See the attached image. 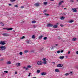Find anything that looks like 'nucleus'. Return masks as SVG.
<instances>
[{"label":"nucleus","instance_id":"obj_1","mask_svg":"<svg viewBox=\"0 0 78 78\" xmlns=\"http://www.w3.org/2000/svg\"><path fill=\"white\" fill-rule=\"evenodd\" d=\"M0 48H1V49H2L1 50H2V51H3V50H5L6 49V47L1 46L0 47Z\"/></svg>","mask_w":78,"mask_h":78},{"label":"nucleus","instance_id":"obj_2","mask_svg":"<svg viewBox=\"0 0 78 78\" xmlns=\"http://www.w3.org/2000/svg\"><path fill=\"white\" fill-rule=\"evenodd\" d=\"M37 64L39 66H41V65H42V61H39L37 62Z\"/></svg>","mask_w":78,"mask_h":78},{"label":"nucleus","instance_id":"obj_3","mask_svg":"<svg viewBox=\"0 0 78 78\" xmlns=\"http://www.w3.org/2000/svg\"><path fill=\"white\" fill-rule=\"evenodd\" d=\"M3 30H6L7 31H9L10 30H12L13 29L12 28H3Z\"/></svg>","mask_w":78,"mask_h":78},{"label":"nucleus","instance_id":"obj_4","mask_svg":"<svg viewBox=\"0 0 78 78\" xmlns=\"http://www.w3.org/2000/svg\"><path fill=\"white\" fill-rule=\"evenodd\" d=\"M53 25L50 23L48 24L47 25V27H53Z\"/></svg>","mask_w":78,"mask_h":78},{"label":"nucleus","instance_id":"obj_5","mask_svg":"<svg viewBox=\"0 0 78 78\" xmlns=\"http://www.w3.org/2000/svg\"><path fill=\"white\" fill-rule=\"evenodd\" d=\"M71 9L72 11H73V12H77V10H76V8H74V9L72 8Z\"/></svg>","mask_w":78,"mask_h":78},{"label":"nucleus","instance_id":"obj_6","mask_svg":"<svg viewBox=\"0 0 78 78\" xmlns=\"http://www.w3.org/2000/svg\"><path fill=\"white\" fill-rule=\"evenodd\" d=\"M34 5L35 6H40V4L38 3H37L34 4Z\"/></svg>","mask_w":78,"mask_h":78},{"label":"nucleus","instance_id":"obj_7","mask_svg":"<svg viewBox=\"0 0 78 78\" xmlns=\"http://www.w3.org/2000/svg\"><path fill=\"white\" fill-rule=\"evenodd\" d=\"M41 75H42L43 76H44V75H47V73H46V72H42L41 73Z\"/></svg>","mask_w":78,"mask_h":78},{"label":"nucleus","instance_id":"obj_8","mask_svg":"<svg viewBox=\"0 0 78 78\" xmlns=\"http://www.w3.org/2000/svg\"><path fill=\"white\" fill-rule=\"evenodd\" d=\"M6 41H1V44L2 45H5V44H6Z\"/></svg>","mask_w":78,"mask_h":78},{"label":"nucleus","instance_id":"obj_9","mask_svg":"<svg viewBox=\"0 0 78 78\" xmlns=\"http://www.w3.org/2000/svg\"><path fill=\"white\" fill-rule=\"evenodd\" d=\"M62 65H61V64H59L57 65L58 67H62Z\"/></svg>","mask_w":78,"mask_h":78},{"label":"nucleus","instance_id":"obj_10","mask_svg":"<svg viewBox=\"0 0 78 78\" xmlns=\"http://www.w3.org/2000/svg\"><path fill=\"white\" fill-rule=\"evenodd\" d=\"M55 71L56 72H59V70L58 69H55Z\"/></svg>","mask_w":78,"mask_h":78},{"label":"nucleus","instance_id":"obj_11","mask_svg":"<svg viewBox=\"0 0 78 78\" xmlns=\"http://www.w3.org/2000/svg\"><path fill=\"white\" fill-rule=\"evenodd\" d=\"M72 40L73 41H76V38L74 37L72 39Z\"/></svg>","mask_w":78,"mask_h":78},{"label":"nucleus","instance_id":"obj_12","mask_svg":"<svg viewBox=\"0 0 78 78\" xmlns=\"http://www.w3.org/2000/svg\"><path fill=\"white\" fill-rule=\"evenodd\" d=\"M11 62L10 61H8L7 62V64H11Z\"/></svg>","mask_w":78,"mask_h":78},{"label":"nucleus","instance_id":"obj_13","mask_svg":"<svg viewBox=\"0 0 78 78\" xmlns=\"http://www.w3.org/2000/svg\"><path fill=\"white\" fill-rule=\"evenodd\" d=\"M53 28H58V25H55L53 26Z\"/></svg>","mask_w":78,"mask_h":78},{"label":"nucleus","instance_id":"obj_14","mask_svg":"<svg viewBox=\"0 0 78 78\" xmlns=\"http://www.w3.org/2000/svg\"><path fill=\"white\" fill-rule=\"evenodd\" d=\"M63 2H64L63 1H61V2L59 3V5H62V3H63Z\"/></svg>","mask_w":78,"mask_h":78},{"label":"nucleus","instance_id":"obj_15","mask_svg":"<svg viewBox=\"0 0 78 78\" xmlns=\"http://www.w3.org/2000/svg\"><path fill=\"white\" fill-rule=\"evenodd\" d=\"M59 58L60 59H64V56H60Z\"/></svg>","mask_w":78,"mask_h":78},{"label":"nucleus","instance_id":"obj_16","mask_svg":"<svg viewBox=\"0 0 78 78\" xmlns=\"http://www.w3.org/2000/svg\"><path fill=\"white\" fill-rule=\"evenodd\" d=\"M2 35L4 36H8V34H3Z\"/></svg>","mask_w":78,"mask_h":78},{"label":"nucleus","instance_id":"obj_17","mask_svg":"<svg viewBox=\"0 0 78 78\" xmlns=\"http://www.w3.org/2000/svg\"><path fill=\"white\" fill-rule=\"evenodd\" d=\"M36 22L35 20H33L32 21V23H35Z\"/></svg>","mask_w":78,"mask_h":78},{"label":"nucleus","instance_id":"obj_18","mask_svg":"<svg viewBox=\"0 0 78 78\" xmlns=\"http://www.w3.org/2000/svg\"><path fill=\"white\" fill-rule=\"evenodd\" d=\"M65 19V17L63 16H62L61 17L60 19H61V20H64Z\"/></svg>","mask_w":78,"mask_h":78},{"label":"nucleus","instance_id":"obj_19","mask_svg":"<svg viewBox=\"0 0 78 78\" xmlns=\"http://www.w3.org/2000/svg\"><path fill=\"white\" fill-rule=\"evenodd\" d=\"M32 38L33 39H35V35H33L32 37Z\"/></svg>","mask_w":78,"mask_h":78},{"label":"nucleus","instance_id":"obj_20","mask_svg":"<svg viewBox=\"0 0 78 78\" xmlns=\"http://www.w3.org/2000/svg\"><path fill=\"white\" fill-rule=\"evenodd\" d=\"M69 74H70L69 73H66L65 74V75H66V76H68V75H69Z\"/></svg>","mask_w":78,"mask_h":78},{"label":"nucleus","instance_id":"obj_21","mask_svg":"<svg viewBox=\"0 0 78 78\" xmlns=\"http://www.w3.org/2000/svg\"><path fill=\"white\" fill-rule=\"evenodd\" d=\"M44 15H46V17H48V16H49V14H47L46 13H45L44 14Z\"/></svg>","mask_w":78,"mask_h":78},{"label":"nucleus","instance_id":"obj_22","mask_svg":"<svg viewBox=\"0 0 78 78\" xmlns=\"http://www.w3.org/2000/svg\"><path fill=\"white\" fill-rule=\"evenodd\" d=\"M18 6H19V5H15L14 7H15V8H18Z\"/></svg>","mask_w":78,"mask_h":78},{"label":"nucleus","instance_id":"obj_23","mask_svg":"<svg viewBox=\"0 0 78 78\" xmlns=\"http://www.w3.org/2000/svg\"><path fill=\"white\" fill-rule=\"evenodd\" d=\"M42 37H43V36H42V35H41V36L39 37V39H41Z\"/></svg>","mask_w":78,"mask_h":78},{"label":"nucleus","instance_id":"obj_24","mask_svg":"<svg viewBox=\"0 0 78 78\" xmlns=\"http://www.w3.org/2000/svg\"><path fill=\"white\" fill-rule=\"evenodd\" d=\"M28 52V51L27 50H26L24 51V53H27Z\"/></svg>","mask_w":78,"mask_h":78},{"label":"nucleus","instance_id":"obj_25","mask_svg":"<svg viewBox=\"0 0 78 78\" xmlns=\"http://www.w3.org/2000/svg\"><path fill=\"white\" fill-rule=\"evenodd\" d=\"M23 54V53L22 52H20V55H22Z\"/></svg>","mask_w":78,"mask_h":78},{"label":"nucleus","instance_id":"obj_26","mask_svg":"<svg viewBox=\"0 0 78 78\" xmlns=\"http://www.w3.org/2000/svg\"><path fill=\"white\" fill-rule=\"evenodd\" d=\"M43 61H45L47 60V59L46 58H44L42 59Z\"/></svg>","mask_w":78,"mask_h":78},{"label":"nucleus","instance_id":"obj_27","mask_svg":"<svg viewBox=\"0 0 78 78\" xmlns=\"http://www.w3.org/2000/svg\"><path fill=\"white\" fill-rule=\"evenodd\" d=\"M44 64H47V62L44 61L43 62Z\"/></svg>","mask_w":78,"mask_h":78},{"label":"nucleus","instance_id":"obj_28","mask_svg":"<svg viewBox=\"0 0 78 78\" xmlns=\"http://www.w3.org/2000/svg\"><path fill=\"white\" fill-rule=\"evenodd\" d=\"M44 4L45 5H47V2H44Z\"/></svg>","mask_w":78,"mask_h":78},{"label":"nucleus","instance_id":"obj_29","mask_svg":"<svg viewBox=\"0 0 78 78\" xmlns=\"http://www.w3.org/2000/svg\"><path fill=\"white\" fill-rule=\"evenodd\" d=\"M47 37H45L43 39L44 40H46L47 39Z\"/></svg>","mask_w":78,"mask_h":78},{"label":"nucleus","instance_id":"obj_30","mask_svg":"<svg viewBox=\"0 0 78 78\" xmlns=\"http://www.w3.org/2000/svg\"><path fill=\"white\" fill-rule=\"evenodd\" d=\"M37 73H40V70H37Z\"/></svg>","mask_w":78,"mask_h":78},{"label":"nucleus","instance_id":"obj_31","mask_svg":"<svg viewBox=\"0 0 78 78\" xmlns=\"http://www.w3.org/2000/svg\"><path fill=\"white\" fill-rule=\"evenodd\" d=\"M73 20H71L69 21V23H72V22H73Z\"/></svg>","mask_w":78,"mask_h":78},{"label":"nucleus","instance_id":"obj_32","mask_svg":"<svg viewBox=\"0 0 78 78\" xmlns=\"http://www.w3.org/2000/svg\"><path fill=\"white\" fill-rule=\"evenodd\" d=\"M27 67L28 68H31V66H30V65H28L27 66Z\"/></svg>","mask_w":78,"mask_h":78},{"label":"nucleus","instance_id":"obj_33","mask_svg":"<svg viewBox=\"0 0 78 78\" xmlns=\"http://www.w3.org/2000/svg\"><path fill=\"white\" fill-rule=\"evenodd\" d=\"M70 2H73V3L74 2V1L73 0H70Z\"/></svg>","mask_w":78,"mask_h":78},{"label":"nucleus","instance_id":"obj_34","mask_svg":"<svg viewBox=\"0 0 78 78\" xmlns=\"http://www.w3.org/2000/svg\"><path fill=\"white\" fill-rule=\"evenodd\" d=\"M33 28H36V25H34L33 27Z\"/></svg>","mask_w":78,"mask_h":78},{"label":"nucleus","instance_id":"obj_35","mask_svg":"<svg viewBox=\"0 0 78 78\" xmlns=\"http://www.w3.org/2000/svg\"><path fill=\"white\" fill-rule=\"evenodd\" d=\"M16 0H10V2H13L14 1H16Z\"/></svg>","mask_w":78,"mask_h":78},{"label":"nucleus","instance_id":"obj_36","mask_svg":"<svg viewBox=\"0 0 78 78\" xmlns=\"http://www.w3.org/2000/svg\"><path fill=\"white\" fill-rule=\"evenodd\" d=\"M25 38V36H23L21 38V39H24Z\"/></svg>","mask_w":78,"mask_h":78},{"label":"nucleus","instance_id":"obj_37","mask_svg":"<svg viewBox=\"0 0 78 78\" xmlns=\"http://www.w3.org/2000/svg\"><path fill=\"white\" fill-rule=\"evenodd\" d=\"M64 50H61L60 51V52L61 53H63V52H64Z\"/></svg>","mask_w":78,"mask_h":78},{"label":"nucleus","instance_id":"obj_38","mask_svg":"<svg viewBox=\"0 0 78 78\" xmlns=\"http://www.w3.org/2000/svg\"><path fill=\"white\" fill-rule=\"evenodd\" d=\"M20 66V63H18V66Z\"/></svg>","mask_w":78,"mask_h":78},{"label":"nucleus","instance_id":"obj_39","mask_svg":"<svg viewBox=\"0 0 78 78\" xmlns=\"http://www.w3.org/2000/svg\"><path fill=\"white\" fill-rule=\"evenodd\" d=\"M3 61V59H0V61Z\"/></svg>","mask_w":78,"mask_h":78},{"label":"nucleus","instance_id":"obj_40","mask_svg":"<svg viewBox=\"0 0 78 78\" xmlns=\"http://www.w3.org/2000/svg\"><path fill=\"white\" fill-rule=\"evenodd\" d=\"M60 26L61 27H64V25L62 24H60Z\"/></svg>","mask_w":78,"mask_h":78},{"label":"nucleus","instance_id":"obj_41","mask_svg":"<svg viewBox=\"0 0 78 78\" xmlns=\"http://www.w3.org/2000/svg\"><path fill=\"white\" fill-rule=\"evenodd\" d=\"M59 53H60V51H58L57 52V53L59 54Z\"/></svg>","mask_w":78,"mask_h":78},{"label":"nucleus","instance_id":"obj_42","mask_svg":"<svg viewBox=\"0 0 78 78\" xmlns=\"http://www.w3.org/2000/svg\"><path fill=\"white\" fill-rule=\"evenodd\" d=\"M30 75H31V73H29V75L28 76H30Z\"/></svg>","mask_w":78,"mask_h":78},{"label":"nucleus","instance_id":"obj_43","mask_svg":"<svg viewBox=\"0 0 78 78\" xmlns=\"http://www.w3.org/2000/svg\"><path fill=\"white\" fill-rule=\"evenodd\" d=\"M70 51H69L68 52V55H69V54H70Z\"/></svg>","mask_w":78,"mask_h":78},{"label":"nucleus","instance_id":"obj_44","mask_svg":"<svg viewBox=\"0 0 78 78\" xmlns=\"http://www.w3.org/2000/svg\"><path fill=\"white\" fill-rule=\"evenodd\" d=\"M4 72H5V73H8V72L7 71H4Z\"/></svg>","mask_w":78,"mask_h":78},{"label":"nucleus","instance_id":"obj_45","mask_svg":"<svg viewBox=\"0 0 78 78\" xmlns=\"http://www.w3.org/2000/svg\"><path fill=\"white\" fill-rule=\"evenodd\" d=\"M58 39H61V37H60L58 36Z\"/></svg>","mask_w":78,"mask_h":78},{"label":"nucleus","instance_id":"obj_46","mask_svg":"<svg viewBox=\"0 0 78 78\" xmlns=\"http://www.w3.org/2000/svg\"><path fill=\"white\" fill-rule=\"evenodd\" d=\"M9 6H12V4H9Z\"/></svg>","mask_w":78,"mask_h":78},{"label":"nucleus","instance_id":"obj_47","mask_svg":"<svg viewBox=\"0 0 78 78\" xmlns=\"http://www.w3.org/2000/svg\"><path fill=\"white\" fill-rule=\"evenodd\" d=\"M25 69L26 70H28V68H26Z\"/></svg>","mask_w":78,"mask_h":78},{"label":"nucleus","instance_id":"obj_48","mask_svg":"<svg viewBox=\"0 0 78 78\" xmlns=\"http://www.w3.org/2000/svg\"><path fill=\"white\" fill-rule=\"evenodd\" d=\"M25 68H26V67L25 66H24L23 67V68L24 69H25Z\"/></svg>","mask_w":78,"mask_h":78},{"label":"nucleus","instance_id":"obj_49","mask_svg":"<svg viewBox=\"0 0 78 78\" xmlns=\"http://www.w3.org/2000/svg\"><path fill=\"white\" fill-rule=\"evenodd\" d=\"M24 8V7L23 6H21V8L23 9Z\"/></svg>","mask_w":78,"mask_h":78},{"label":"nucleus","instance_id":"obj_50","mask_svg":"<svg viewBox=\"0 0 78 78\" xmlns=\"http://www.w3.org/2000/svg\"><path fill=\"white\" fill-rule=\"evenodd\" d=\"M76 54H78V51H77L76 52Z\"/></svg>","mask_w":78,"mask_h":78},{"label":"nucleus","instance_id":"obj_51","mask_svg":"<svg viewBox=\"0 0 78 78\" xmlns=\"http://www.w3.org/2000/svg\"><path fill=\"white\" fill-rule=\"evenodd\" d=\"M2 26H4L5 25V24H3V23H2Z\"/></svg>","mask_w":78,"mask_h":78},{"label":"nucleus","instance_id":"obj_52","mask_svg":"<svg viewBox=\"0 0 78 78\" xmlns=\"http://www.w3.org/2000/svg\"><path fill=\"white\" fill-rule=\"evenodd\" d=\"M51 63L52 64H55V62H52Z\"/></svg>","mask_w":78,"mask_h":78},{"label":"nucleus","instance_id":"obj_53","mask_svg":"<svg viewBox=\"0 0 78 78\" xmlns=\"http://www.w3.org/2000/svg\"><path fill=\"white\" fill-rule=\"evenodd\" d=\"M17 74V72H16L15 73V74Z\"/></svg>","mask_w":78,"mask_h":78},{"label":"nucleus","instance_id":"obj_54","mask_svg":"<svg viewBox=\"0 0 78 78\" xmlns=\"http://www.w3.org/2000/svg\"><path fill=\"white\" fill-rule=\"evenodd\" d=\"M27 42L28 43H29L30 41H27Z\"/></svg>","mask_w":78,"mask_h":78},{"label":"nucleus","instance_id":"obj_55","mask_svg":"<svg viewBox=\"0 0 78 78\" xmlns=\"http://www.w3.org/2000/svg\"><path fill=\"white\" fill-rule=\"evenodd\" d=\"M44 12H47V10H45L44 11Z\"/></svg>","mask_w":78,"mask_h":78},{"label":"nucleus","instance_id":"obj_56","mask_svg":"<svg viewBox=\"0 0 78 78\" xmlns=\"http://www.w3.org/2000/svg\"><path fill=\"white\" fill-rule=\"evenodd\" d=\"M3 23H2V22H0V24H2Z\"/></svg>","mask_w":78,"mask_h":78},{"label":"nucleus","instance_id":"obj_57","mask_svg":"<svg viewBox=\"0 0 78 78\" xmlns=\"http://www.w3.org/2000/svg\"><path fill=\"white\" fill-rule=\"evenodd\" d=\"M31 52H33H33H34V51L32 50V51H31Z\"/></svg>","mask_w":78,"mask_h":78},{"label":"nucleus","instance_id":"obj_58","mask_svg":"<svg viewBox=\"0 0 78 78\" xmlns=\"http://www.w3.org/2000/svg\"><path fill=\"white\" fill-rule=\"evenodd\" d=\"M64 9H67V8H64Z\"/></svg>","mask_w":78,"mask_h":78},{"label":"nucleus","instance_id":"obj_59","mask_svg":"<svg viewBox=\"0 0 78 78\" xmlns=\"http://www.w3.org/2000/svg\"><path fill=\"white\" fill-rule=\"evenodd\" d=\"M57 25H59V23H57L56 24Z\"/></svg>","mask_w":78,"mask_h":78},{"label":"nucleus","instance_id":"obj_60","mask_svg":"<svg viewBox=\"0 0 78 78\" xmlns=\"http://www.w3.org/2000/svg\"><path fill=\"white\" fill-rule=\"evenodd\" d=\"M55 45L56 46H58V44H55Z\"/></svg>","mask_w":78,"mask_h":78},{"label":"nucleus","instance_id":"obj_61","mask_svg":"<svg viewBox=\"0 0 78 78\" xmlns=\"http://www.w3.org/2000/svg\"><path fill=\"white\" fill-rule=\"evenodd\" d=\"M70 73H72V72H70Z\"/></svg>","mask_w":78,"mask_h":78},{"label":"nucleus","instance_id":"obj_62","mask_svg":"<svg viewBox=\"0 0 78 78\" xmlns=\"http://www.w3.org/2000/svg\"><path fill=\"white\" fill-rule=\"evenodd\" d=\"M55 0H51V1H54Z\"/></svg>","mask_w":78,"mask_h":78},{"label":"nucleus","instance_id":"obj_63","mask_svg":"<svg viewBox=\"0 0 78 78\" xmlns=\"http://www.w3.org/2000/svg\"><path fill=\"white\" fill-rule=\"evenodd\" d=\"M0 44H1V42H0Z\"/></svg>","mask_w":78,"mask_h":78},{"label":"nucleus","instance_id":"obj_64","mask_svg":"<svg viewBox=\"0 0 78 78\" xmlns=\"http://www.w3.org/2000/svg\"><path fill=\"white\" fill-rule=\"evenodd\" d=\"M51 49H53V47L52 48H51Z\"/></svg>","mask_w":78,"mask_h":78}]
</instances>
